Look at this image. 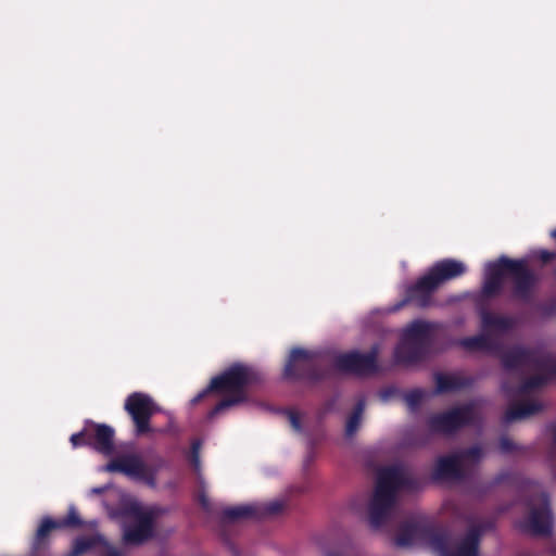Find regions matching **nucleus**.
Listing matches in <instances>:
<instances>
[{"label":"nucleus","instance_id":"obj_1","mask_svg":"<svg viewBox=\"0 0 556 556\" xmlns=\"http://www.w3.org/2000/svg\"><path fill=\"white\" fill-rule=\"evenodd\" d=\"M420 481L406 473L399 466H389L380 469L372 496L368 505V521L372 529H379L391 518L401 490L417 491Z\"/></svg>","mask_w":556,"mask_h":556},{"label":"nucleus","instance_id":"obj_2","mask_svg":"<svg viewBox=\"0 0 556 556\" xmlns=\"http://www.w3.org/2000/svg\"><path fill=\"white\" fill-rule=\"evenodd\" d=\"M260 380V375L252 367L236 363L222 374L213 377L210 384L195 395L191 403H200L211 393L226 394L208 413L207 418L213 419L224 410L244 403L248 400L247 388Z\"/></svg>","mask_w":556,"mask_h":556},{"label":"nucleus","instance_id":"obj_3","mask_svg":"<svg viewBox=\"0 0 556 556\" xmlns=\"http://www.w3.org/2000/svg\"><path fill=\"white\" fill-rule=\"evenodd\" d=\"M511 280V298L528 303L532 300L536 278L523 260L501 256L486 265L482 293L486 298L498 295L504 278Z\"/></svg>","mask_w":556,"mask_h":556},{"label":"nucleus","instance_id":"obj_4","mask_svg":"<svg viewBox=\"0 0 556 556\" xmlns=\"http://www.w3.org/2000/svg\"><path fill=\"white\" fill-rule=\"evenodd\" d=\"M330 376V370L321 365L317 352L293 348L283 368V377L293 381L318 382Z\"/></svg>","mask_w":556,"mask_h":556},{"label":"nucleus","instance_id":"obj_5","mask_svg":"<svg viewBox=\"0 0 556 556\" xmlns=\"http://www.w3.org/2000/svg\"><path fill=\"white\" fill-rule=\"evenodd\" d=\"M478 420L476 403L469 402L446 412L431 415L427 425L433 433L453 434L464 427L475 425Z\"/></svg>","mask_w":556,"mask_h":556},{"label":"nucleus","instance_id":"obj_6","mask_svg":"<svg viewBox=\"0 0 556 556\" xmlns=\"http://www.w3.org/2000/svg\"><path fill=\"white\" fill-rule=\"evenodd\" d=\"M501 361L506 370L533 368L545 370L548 376L556 377V362L531 349L520 345L514 346L503 353Z\"/></svg>","mask_w":556,"mask_h":556},{"label":"nucleus","instance_id":"obj_7","mask_svg":"<svg viewBox=\"0 0 556 556\" xmlns=\"http://www.w3.org/2000/svg\"><path fill=\"white\" fill-rule=\"evenodd\" d=\"M394 542L401 547L413 544H429L434 548L435 544L442 543V539L440 538V531L429 521L421 518H410L401 523Z\"/></svg>","mask_w":556,"mask_h":556},{"label":"nucleus","instance_id":"obj_8","mask_svg":"<svg viewBox=\"0 0 556 556\" xmlns=\"http://www.w3.org/2000/svg\"><path fill=\"white\" fill-rule=\"evenodd\" d=\"M124 409L134 422L137 437H142L153 431L151 418L159 412V407L149 394L142 392L130 393L125 400Z\"/></svg>","mask_w":556,"mask_h":556},{"label":"nucleus","instance_id":"obj_9","mask_svg":"<svg viewBox=\"0 0 556 556\" xmlns=\"http://www.w3.org/2000/svg\"><path fill=\"white\" fill-rule=\"evenodd\" d=\"M490 528L491 523H477L470 526L455 547H451L447 536L440 532L442 543L435 544L434 549L439 552L440 556H479L481 539L484 532Z\"/></svg>","mask_w":556,"mask_h":556},{"label":"nucleus","instance_id":"obj_10","mask_svg":"<svg viewBox=\"0 0 556 556\" xmlns=\"http://www.w3.org/2000/svg\"><path fill=\"white\" fill-rule=\"evenodd\" d=\"M379 346L372 345L367 353L352 351L338 354L333 359V366L337 370L358 376L374 374L378 369L377 357Z\"/></svg>","mask_w":556,"mask_h":556},{"label":"nucleus","instance_id":"obj_11","mask_svg":"<svg viewBox=\"0 0 556 556\" xmlns=\"http://www.w3.org/2000/svg\"><path fill=\"white\" fill-rule=\"evenodd\" d=\"M155 516L152 511L136 513V522L124 528L123 541L127 545L139 546L154 536Z\"/></svg>","mask_w":556,"mask_h":556},{"label":"nucleus","instance_id":"obj_12","mask_svg":"<svg viewBox=\"0 0 556 556\" xmlns=\"http://www.w3.org/2000/svg\"><path fill=\"white\" fill-rule=\"evenodd\" d=\"M86 430L88 447L105 456L115 452V431L111 426L87 420Z\"/></svg>","mask_w":556,"mask_h":556},{"label":"nucleus","instance_id":"obj_13","mask_svg":"<svg viewBox=\"0 0 556 556\" xmlns=\"http://www.w3.org/2000/svg\"><path fill=\"white\" fill-rule=\"evenodd\" d=\"M438 289L426 271L414 283L406 287L403 304L412 303L419 308H426L431 305L432 296Z\"/></svg>","mask_w":556,"mask_h":556},{"label":"nucleus","instance_id":"obj_14","mask_svg":"<svg viewBox=\"0 0 556 556\" xmlns=\"http://www.w3.org/2000/svg\"><path fill=\"white\" fill-rule=\"evenodd\" d=\"M542 507L531 508L529 518L521 528L533 535L548 536L552 533L553 518L546 493H542Z\"/></svg>","mask_w":556,"mask_h":556},{"label":"nucleus","instance_id":"obj_15","mask_svg":"<svg viewBox=\"0 0 556 556\" xmlns=\"http://www.w3.org/2000/svg\"><path fill=\"white\" fill-rule=\"evenodd\" d=\"M466 271L467 266L465 263L455 258L440 260L427 270L438 288L447 281L462 277Z\"/></svg>","mask_w":556,"mask_h":556},{"label":"nucleus","instance_id":"obj_16","mask_svg":"<svg viewBox=\"0 0 556 556\" xmlns=\"http://www.w3.org/2000/svg\"><path fill=\"white\" fill-rule=\"evenodd\" d=\"M431 476L435 481L462 480L465 472L460 463V456L452 454L439 457Z\"/></svg>","mask_w":556,"mask_h":556},{"label":"nucleus","instance_id":"obj_17","mask_svg":"<svg viewBox=\"0 0 556 556\" xmlns=\"http://www.w3.org/2000/svg\"><path fill=\"white\" fill-rule=\"evenodd\" d=\"M147 465L136 454H127L111 459L104 467L108 472H121L137 480Z\"/></svg>","mask_w":556,"mask_h":556},{"label":"nucleus","instance_id":"obj_18","mask_svg":"<svg viewBox=\"0 0 556 556\" xmlns=\"http://www.w3.org/2000/svg\"><path fill=\"white\" fill-rule=\"evenodd\" d=\"M429 352L430 348L402 337L401 342L395 348L394 357L399 364L410 365L426 359Z\"/></svg>","mask_w":556,"mask_h":556},{"label":"nucleus","instance_id":"obj_19","mask_svg":"<svg viewBox=\"0 0 556 556\" xmlns=\"http://www.w3.org/2000/svg\"><path fill=\"white\" fill-rule=\"evenodd\" d=\"M435 380V393L444 394L464 390L469 388L473 383V379L470 377H463L458 375H447L438 372L434 375Z\"/></svg>","mask_w":556,"mask_h":556},{"label":"nucleus","instance_id":"obj_20","mask_svg":"<svg viewBox=\"0 0 556 556\" xmlns=\"http://www.w3.org/2000/svg\"><path fill=\"white\" fill-rule=\"evenodd\" d=\"M432 331V324L417 319L406 327L402 337L408 339L409 341L418 342L428 348H431Z\"/></svg>","mask_w":556,"mask_h":556},{"label":"nucleus","instance_id":"obj_21","mask_svg":"<svg viewBox=\"0 0 556 556\" xmlns=\"http://www.w3.org/2000/svg\"><path fill=\"white\" fill-rule=\"evenodd\" d=\"M543 409L542 403L538 401H526L513 404L505 412L503 416L504 424H511L516 420H521L527 417L533 416Z\"/></svg>","mask_w":556,"mask_h":556},{"label":"nucleus","instance_id":"obj_22","mask_svg":"<svg viewBox=\"0 0 556 556\" xmlns=\"http://www.w3.org/2000/svg\"><path fill=\"white\" fill-rule=\"evenodd\" d=\"M56 520L51 517H43L38 526L31 542V551L37 554L49 544V538L53 530H58Z\"/></svg>","mask_w":556,"mask_h":556},{"label":"nucleus","instance_id":"obj_23","mask_svg":"<svg viewBox=\"0 0 556 556\" xmlns=\"http://www.w3.org/2000/svg\"><path fill=\"white\" fill-rule=\"evenodd\" d=\"M258 507L253 505H240L227 507L222 513V519L224 521H238L241 519L255 518L258 513Z\"/></svg>","mask_w":556,"mask_h":556},{"label":"nucleus","instance_id":"obj_24","mask_svg":"<svg viewBox=\"0 0 556 556\" xmlns=\"http://www.w3.org/2000/svg\"><path fill=\"white\" fill-rule=\"evenodd\" d=\"M482 325L485 329L498 330L502 332L509 331L514 327V319L506 316L496 315L490 312H483Z\"/></svg>","mask_w":556,"mask_h":556},{"label":"nucleus","instance_id":"obj_25","mask_svg":"<svg viewBox=\"0 0 556 556\" xmlns=\"http://www.w3.org/2000/svg\"><path fill=\"white\" fill-rule=\"evenodd\" d=\"M103 541V536L100 534H94L91 536H79L74 541L72 551L67 556H80L97 545L102 544Z\"/></svg>","mask_w":556,"mask_h":556},{"label":"nucleus","instance_id":"obj_26","mask_svg":"<svg viewBox=\"0 0 556 556\" xmlns=\"http://www.w3.org/2000/svg\"><path fill=\"white\" fill-rule=\"evenodd\" d=\"M365 409V401L359 400L355 404L353 412L348 417L346 425H345V434L348 437H352L355 434V432L358 430L361 425L362 415Z\"/></svg>","mask_w":556,"mask_h":556},{"label":"nucleus","instance_id":"obj_27","mask_svg":"<svg viewBox=\"0 0 556 556\" xmlns=\"http://www.w3.org/2000/svg\"><path fill=\"white\" fill-rule=\"evenodd\" d=\"M548 378L544 375H534L525 379L520 386L518 387L516 394L525 395L530 393L531 391L542 388L547 383Z\"/></svg>","mask_w":556,"mask_h":556},{"label":"nucleus","instance_id":"obj_28","mask_svg":"<svg viewBox=\"0 0 556 556\" xmlns=\"http://www.w3.org/2000/svg\"><path fill=\"white\" fill-rule=\"evenodd\" d=\"M490 339L483 334L465 338L460 341L462 346L469 351H483L490 348Z\"/></svg>","mask_w":556,"mask_h":556},{"label":"nucleus","instance_id":"obj_29","mask_svg":"<svg viewBox=\"0 0 556 556\" xmlns=\"http://www.w3.org/2000/svg\"><path fill=\"white\" fill-rule=\"evenodd\" d=\"M254 506L258 507V513L256 515V519L275 516L283 510L285 504L280 501H271L265 504H254Z\"/></svg>","mask_w":556,"mask_h":556},{"label":"nucleus","instance_id":"obj_30","mask_svg":"<svg viewBox=\"0 0 556 556\" xmlns=\"http://www.w3.org/2000/svg\"><path fill=\"white\" fill-rule=\"evenodd\" d=\"M59 529L73 528L77 529L83 527L84 522L80 519L75 507H70L66 517L56 520Z\"/></svg>","mask_w":556,"mask_h":556},{"label":"nucleus","instance_id":"obj_31","mask_svg":"<svg viewBox=\"0 0 556 556\" xmlns=\"http://www.w3.org/2000/svg\"><path fill=\"white\" fill-rule=\"evenodd\" d=\"M425 391L421 389H414L407 392L404 396V401L408 407V409L413 413L417 412L421 405L422 400L425 399Z\"/></svg>","mask_w":556,"mask_h":556},{"label":"nucleus","instance_id":"obj_32","mask_svg":"<svg viewBox=\"0 0 556 556\" xmlns=\"http://www.w3.org/2000/svg\"><path fill=\"white\" fill-rule=\"evenodd\" d=\"M456 454L460 456V463H463L464 460H471L477 463L482 458L483 450L479 445H473Z\"/></svg>","mask_w":556,"mask_h":556},{"label":"nucleus","instance_id":"obj_33","mask_svg":"<svg viewBox=\"0 0 556 556\" xmlns=\"http://www.w3.org/2000/svg\"><path fill=\"white\" fill-rule=\"evenodd\" d=\"M70 442H71L73 448L88 446L86 426L79 432L73 433L70 438Z\"/></svg>","mask_w":556,"mask_h":556},{"label":"nucleus","instance_id":"obj_34","mask_svg":"<svg viewBox=\"0 0 556 556\" xmlns=\"http://www.w3.org/2000/svg\"><path fill=\"white\" fill-rule=\"evenodd\" d=\"M137 480L144 482L151 488H154L156 485V470L146 466L143 473H141Z\"/></svg>","mask_w":556,"mask_h":556},{"label":"nucleus","instance_id":"obj_35","mask_svg":"<svg viewBox=\"0 0 556 556\" xmlns=\"http://www.w3.org/2000/svg\"><path fill=\"white\" fill-rule=\"evenodd\" d=\"M200 447L201 442L199 440H195L191 444V453H190V463L194 467L195 470H199L200 468Z\"/></svg>","mask_w":556,"mask_h":556},{"label":"nucleus","instance_id":"obj_36","mask_svg":"<svg viewBox=\"0 0 556 556\" xmlns=\"http://www.w3.org/2000/svg\"><path fill=\"white\" fill-rule=\"evenodd\" d=\"M500 450H501L502 453L508 454V453H513L515 451H518L519 447L509 438L502 437L501 440H500Z\"/></svg>","mask_w":556,"mask_h":556},{"label":"nucleus","instance_id":"obj_37","mask_svg":"<svg viewBox=\"0 0 556 556\" xmlns=\"http://www.w3.org/2000/svg\"><path fill=\"white\" fill-rule=\"evenodd\" d=\"M535 256L543 263L548 264L556 260V251L540 249L535 252Z\"/></svg>","mask_w":556,"mask_h":556},{"label":"nucleus","instance_id":"obj_38","mask_svg":"<svg viewBox=\"0 0 556 556\" xmlns=\"http://www.w3.org/2000/svg\"><path fill=\"white\" fill-rule=\"evenodd\" d=\"M287 415H288V418H289V421H290L292 428L295 431H301L302 426H301L300 415L296 412L291 410V409L287 410Z\"/></svg>","mask_w":556,"mask_h":556},{"label":"nucleus","instance_id":"obj_39","mask_svg":"<svg viewBox=\"0 0 556 556\" xmlns=\"http://www.w3.org/2000/svg\"><path fill=\"white\" fill-rule=\"evenodd\" d=\"M198 502L205 513L211 514L213 511L210 498L207 497L204 491L199 493Z\"/></svg>","mask_w":556,"mask_h":556},{"label":"nucleus","instance_id":"obj_40","mask_svg":"<svg viewBox=\"0 0 556 556\" xmlns=\"http://www.w3.org/2000/svg\"><path fill=\"white\" fill-rule=\"evenodd\" d=\"M510 478H511L510 472L502 471L494 477V479L492 481V485L495 486V485H500L502 483L508 482L510 480Z\"/></svg>","mask_w":556,"mask_h":556},{"label":"nucleus","instance_id":"obj_41","mask_svg":"<svg viewBox=\"0 0 556 556\" xmlns=\"http://www.w3.org/2000/svg\"><path fill=\"white\" fill-rule=\"evenodd\" d=\"M502 389H503V391L505 392V394H506L507 396H511V395H513V394H511V391L509 390V388L507 387V384H503Z\"/></svg>","mask_w":556,"mask_h":556},{"label":"nucleus","instance_id":"obj_42","mask_svg":"<svg viewBox=\"0 0 556 556\" xmlns=\"http://www.w3.org/2000/svg\"><path fill=\"white\" fill-rule=\"evenodd\" d=\"M102 491H103L102 489H93V492L98 493V494L102 493Z\"/></svg>","mask_w":556,"mask_h":556},{"label":"nucleus","instance_id":"obj_43","mask_svg":"<svg viewBox=\"0 0 556 556\" xmlns=\"http://www.w3.org/2000/svg\"><path fill=\"white\" fill-rule=\"evenodd\" d=\"M554 443L556 444V428H555V431H554Z\"/></svg>","mask_w":556,"mask_h":556}]
</instances>
